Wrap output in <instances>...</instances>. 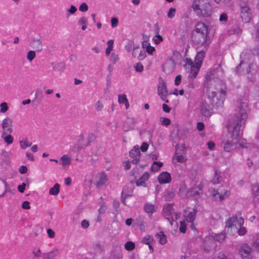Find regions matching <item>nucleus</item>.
Segmentation results:
<instances>
[{"instance_id": "f257e3e1", "label": "nucleus", "mask_w": 259, "mask_h": 259, "mask_svg": "<svg viewBox=\"0 0 259 259\" xmlns=\"http://www.w3.org/2000/svg\"><path fill=\"white\" fill-rule=\"evenodd\" d=\"M248 110V103L244 100H241L237 102L234 115L230 119L228 124V130H232L230 136L231 139H228L223 142V147L225 151H231L238 142L237 140L242 134L241 128L247 118Z\"/></svg>"}, {"instance_id": "f03ea898", "label": "nucleus", "mask_w": 259, "mask_h": 259, "mask_svg": "<svg viewBox=\"0 0 259 259\" xmlns=\"http://www.w3.org/2000/svg\"><path fill=\"white\" fill-rule=\"evenodd\" d=\"M240 62L236 67V73L238 74L244 73L245 69L248 80L254 82L256 80L257 66L252 63V56L247 53H242L240 55Z\"/></svg>"}, {"instance_id": "7ed1b4c3", "label": "nucleus", "mask_w": 259, "mask_h": 259, "mask_svg": "<svg viewBox=\"0 0 259 259\" xmlns=\"http://www.w3.org/2000/svg\"><path fill=\"white\" fill-rule=\"evenodd\" d=\"M222 75L223 72L221 68H217L210 70L206 75V83L207 88H210L212 86L221 95L226 96V85L220 79Z\"/></svg>"}, {"instance_id": "20e7f679", "label": "nucleus", "mask_w": 259, "mask_h": 259, "mask_svg": "<svg viewBox=\"0 0 259 259\" xmlns=\"http://www.w3.org/2000/svg\"><path fill=\"white\" fill-rule=\"evenodd\" d=\"M207 33V26L203 22L197 23L192 32V40L195 44L203 46L206 49L209 45Z\"/></svg>"}, {"instance_id": "39448f33", "label": "nucleus", "mask_w": 259, "mask_h": 259, "mask_svg": "<svg viewBox=\"0 0 259 259\" xmlns=\"http://www.w3.org/2000/svg\"><path fill=\"white\" fill-rule=\"evenodd\" d=\"M207 93V98L202 102L200 107L201 114L205 117H209L212 115L213 107L218 108L223 106L222 99L218 100L217 102H214V91L208 90Z\"/></svg>"}, {"instance_id": "423d86ee", "label": "nucleus", "mask_w": 259, "mask_h": 259, "mask_svg": "<svg viewBox=\"0 0 259 259\" xmlns=\"http://www.w3.org/2000/svg\"><path fill=\"white\" fill-rule=\"evenodd\" d=\"M240 16L245 23L250 21L251 18V9L249 7L247 0H240Z\"/></svg>"}, {"instance_id": "0eeeda50", "label": "nucleus", "mask_w": 259, "mask_h": 259, "mask_svg": "<svg viewBox=\"0 0 259 259\" xmlns=\"http://www.w3.org/2000/svg\"><path fill=\"white\" fill-rule=\"evenodd\" d=\"M211 194L214 200L216 201H222L226 197H229L230 192L226 189L221 190L220 189H212L211 190Z\"/></svg>"}, {"instance_id": "6e6552de", "label": "nucleus", "mask_w": 259, "mask_h": 259, "mask_svg": "<svg viewBox=\"0 0 259 259\" xmlns=\"http://www.w3.org/2000/svg\"><path fill=\"white\" fill-rule=\"evenodd\" d=\"M1 126L3 137L7 134H11L13 132V121L9 117H6L3 119Z\"/></svg>"}, {"instance_id": "1a4fd4ad", "label": "nucleus", "mask_w": 259, "mask_h": 259, "mask_svg": "<svg viewBox=\"0 0 259 259\" xmlns=\"http://www.w3.org/2000/svg\"><path fill=\"white\" fill-rule=\"evenodd\" d=\"M186 61V63L184 65V67H186V69L187 68V66L190 67V72L188 78L193 80L196 77L201 66H198V65L194 64L190 59L188 58H187Z\"/></svg>"}, {"instance_id": "9d476101", "label": "nucleus", "mask_w": 259, "mask_h": 259, "mask_svg": "<svg viewBox=\"0 0 259 259\" xmlns=\"http://www.w3.org/2000/svg\"><path fill=\"white\" fill-rule=\"evenodd\" d=\"M212 7L209 2L205 3L204 5L197 10L195 13L198 16L209 17L212 13Z\"/></svg>"}, {"instance_id": "9b49d317", "label": "nucleus", "mask_w": 259, "mask_h": 259, "mask_svg": "<svg viewBox=\"0 0 259 259\" xmlns=\"http://www.w3.org/2000/svg\"><path fill=\"white\" fill-rule=\"evenodd\" d=\"M174 213L173 206L171 204L168 203L164 205L163 208V214L169 221L171 225H172L174 219L171 217Z\"/></svg>"}, {"instance_id": "f8f14e48", "label": "nucleus", "mask_w": 259, "mask_h": 259, "mask_svg": "<svg viewBox=\"0 0 259 259\" xmlns=\"http://www.w3.org/2000/svg\"><path fill=\"white\" fill-rule=\"evenodd\" d=\"M157 94L159 97H163V95H168L166 83L161 77L158 78Z\"/></svg>"}, {"instance_id": "ddd939ff", "label": "nucleus", "mask_w": 259, "mask_h": 259, "mask_svg": "<svg viewBox=\"0 0 259 259\" xmlns=\"http://www.w3.org/2000/svg\"><path fill=\"white\" fill-rule=\"evenodd\" d=\"M129 155L131 158H133L131 162L133 164L137 163L139 161L140 157V152L139 146H135L133 149L130 152Z\"/></svg>"}, {"instance_id": "4468645a", "label": "nucleus", "mask_w": 259, "mask_h": 259, "mask_svg": "<svg viewBox=\"0 0 259 259\" xmlns=\"http://www.w3.org/2000/svg\"><path fill=\"white\" fill-rule=\"evenodd\" d=\"M175 60L173 58H169L163 65V71L166 73H170L174 70L175 65Z\"/></svg>"}, {"instance_id": "2eb2a0df", "label": "nucleus", "mask_w": 259, "mask_h": 259, "mask_svg": "<svg viewBox=\"0 0 259 259\" xmlns=\"http://www.w3.org/2000/svg\"><path fill=\"white\" fill-rule=\"evenodd\" d=\"M251 248L247 244H243L239 250V253L243 259H249Z\"/></svg>"}, {"instance_id": "dca6fc26", "label": "nucleus", "mask_w": 259, "mask_h": 259, "mask_svg": "<svg viewBox=\"0 0 259 259\" xmlns=\"http://www.w3.org/2000/svg\"><path fill=\"white\" fill-rule=\"evenodd\" d=\"M201 191L202 187L200 186V185L195 186L193 187L190 188L188 190L187 192V195L190 197L197 198L199 196Z\"/></svg>"}, {"instance_id": "f3484780", "label": "nucleus", "mask_w": 259, "mask_h": 259, "mask_svg": "<svg viewBox=\"0 0 259 259\" xmlns=\"http://www.w3.org/2000/svg\"><path fill=\"white\" fill-rule=\"evenodd\" d=\"M31 48L35 49L36 52H41L42 50V43L41 37L38 38H33L30 43Z\"/></svg>"}, {"instance_id": "a211bd4d", "label": "nucleus", "mask_w": 259, "mask_h": 259, "mask_svg": "<svg viewBox=\"0 0 259 259\" xmlns=\"http://www.w3.org/2000/svg\"><path fill=\"white\" fill-rule=\"evenodd\" d=\"M221 0H214V1L219 4ZM209 2L208 0H194V2L192 5V8L195 12L200 9L201 7H202L205 3H208Z\"/></svg>"}, {"instance_id": "6ab92c4d", "label": "nucleus", "mask_w": 259, "mask_h": 259, "mask_svg": "<svg viewBox=\"0 0 259 259\" xmlns=\"http://www.w3.org/2000/svg\"><path fill=\"white\" fill-rule=\"evenodd\" d=\"M226 238V234L223 233H221L218 234H214L211 237H206L205 238V243L204 244H206V243L209 241H213V239L216 240L219 242H223Z\"/></svg>"}, {"instance_id": "aec40b11", "label": "nucleus", "mask_w": 259, "mask_h": 259, "mask_svg": "<svg viewBox=\"0 0 259 259\" xmlns=\"http://www.w3.org/2000/svg\"><path fill=\"white\" fill-rule=\"evenodd\" d=\"M158 179L160 184H166L171 181V176L168 172L163 171L159 175Z\"/></svg>"}, {"instance_id": "412c9836", "label": "nucleus", "mask_w": 259, "mask_h": 259, "mask_svg": "<svg viewBox=\"0 0 259 259\" xmlns=\"http://www.w3.org/2000/svg\"><path fill=\"white\" fill-rule=\"evenodd\" d=\"M98 178L99 180L95 183V185L97 188H100L105 185L106 182L107 181V178L106 175L104 172H102L99 174Z\"/></svg>"}, {"instance_id": "4be33fe9", "label": "nucleus", "mask_w": 259, "mask_h": 259, "mask_svg": "<svg viewBox=\"0 0 259 259\" xmlns=\"http://www.w3.org/2000/svg\"><path fill=\"white\" fill-rule=\"evenodd\" d=\"M149 177V174L148 172H145L143 175L136 181V185L137 186H146V181H147Z\"/></svg>"}, {"instance_id": "5701e85b", "label": "nucleus", "mask_w": 259, "mask_h": 259, "mask_svg": "<svg viewBox=\"0 0 259 259\" xmlns=\"http://www.w3.org/2000/svg\"><path fill=\"white\" fill-rule=\"evenodd\" d=\"M205 51L204 50H201L199 52H198L196 56L195 57V61L196 63L195 64L198 65L199 66H201L202 61L203 60V59L205 57Z\"/></svg>"}, {"instance_id": "b1692460", "label": "nucleus", "mask_w": 259, "mask_h": 259, "mask_svg": "<svg viewBox=\"0 0 259 259\" xmlns=\"http://www.w3.org/2000/svg\"><path fill=\"white\" fill-rule=\"evenodd\" d=\"M222 180V177L221 171L215 169L214 173L211 180V182L213 184H218L220 183Z\"/></svg>"}, {"instance_id": "393cba45", "label": "nucleus", "mask_w": 259, "mask_h": 259, "mask_svg": "<svg viewBox=\"0 0 259 259\" xmlns=\"http://www.w3.org/2000/svg\"><path fill=\"white\" fill-rule=\"evenodd\" d=\"M59 254V251L57 249H53L48 253L44 254V259H56Z\"/></svg>"}, {"instance_id": "a878e982", "label": "nucleus", "mask_w": 259, "mask_h": 259, "mask_svg": "<svg viewBox=\"0 0 259 259\" xmlns=\"http://www.w3.org/2000/svg\"><path fill=\"white\" fill-rule=\"evenodd\" d=\"M122 253L120 249H116L112 251L109 259H122Z\"/></svg>"}, {"instance_id": "bb28decb", "label": "nucleus", "mask_w": 259, "mask_h": 259, "mask_svg": "<svg viewBox=\"0 0 259 259\" xmlns=\"http://www.w3.org/2000/svg\"><path fill=\"white\" fill-rule=\"evenodd\" d=\"M53 69L54 71L62 72L66 68L65 64L63 62H60L57 64L52 63Z\"/></svg>"}, {"instance_id": "cd10ccee", "label": "nucleus", "mask_w": 259, "mask_h": 259, "mask_svg": "<svg viewBox=\"0 0 259 259\" xmlns=\"http://www.w3.org/2000/svg\"><path fill=\"white\" fill-rule=\"evenodd\" d=\"M118 101L119 104H123L125 105L126 109L129 107V103L125 94H123L118 95Z\"/></svg>"}, {"instance_id": "c85d7f7f", "label": "nucleus", "mask_w": 259, "mask_h": 259, "mask_svg": "<svg viewBox=\"0 0 259 259\" xmlns=\"http://www.w3.org/2000/svg\"><path fill=\"white\" fill-rule=\"evenodd\" d=\"M156 237L157 239L159 240V243L161 244L164 245L167 242V237L162 232H159L156 235Z\"/></svg>"}, {"instance_id": "c756f323", "label": "nucleus", "mask_w": 259, "mask_h": 259, "mask_svg": "<svg viewBox=\"0 0 259 259\" xmlns=\"http://www.w3.org/2000/svg\"><path fill=\"white\" fill-rule=\"evenodd\" d=\"M60 192V185L56 183L53 187L49 190V193L51 195L56 196L59 194Z\"/></svg>"}, {"instance_id": "7c9ffc66", "label": "nucleus", "mask_w": 259, "mask_h": 259, "mask_svg": "<svg viewBox=\"0 0 259 259\" xmlns=\"http://www.w3.org/2000/svg\"><path fill=\"white\" fill-rule=\"evenodd\" d=\"M145 211L151 215L155 211V206L151 203H147L144 207Z\"/></svg>"}, {"instance_id": "2f4dec72", "label": "nucleus", "mask_w": 259, "mask_h": 259, "mask_svg": "<svg viewBox=\"0 0 259 259\" xmlns=\"http://www.w3.org/2000/svg\"><path fill=\"white\" fill-rule=\"evenodd\" d=\"M163 165V163L160 161H154L151 167V170L152 171H157Z\"/></svg>"}, {"instance_id": "473e14b6", "label": "nucleus", "mask_w": 259, "mask_h": 259, "mask_svg": "<svg viewBox=\"0 0 259 259\" xmlns=\"http://www.w3.org/2000/svg\"><path fill=\"white\" fill-rule=\"evenodd\" d=\"M175 193L172 191H167L163 195V198L165 201H170L175 196Z\"/></svg>"}, {"instance_id": "72a5a7b5", "label": "nucleus", "mask_w": 259, "mask_h": 259, "mask_svg": "<svg viewBox=\"0 0 259 259\" xmlns=\"http://www.w3.org/2000/svg\"><path fill=\"white\" fill-rule=\"evenodd\" d=\"M1 138H3L5 142L8 145L12 144L13 142L14 138L12 136L11 134H7L6 135L2 136L1 135Z\"/></svg>"}, {"instance_id": "f704fd0d", "label": "nucleus", "mask_w": 259, "mask_h": 259, "mask_svg": "<svg viewBox=\"0 0 259 259\" xmlns=\"http://www.w3.org/2000/svg\"><path fill=\"white\" fill-rule=\"evenodd\" d=\"M237 221V217H232L229 218L226 222V227H232Z\"/></svg>"}, {"instance_id": "c9c22d12", "label": "nucleus", "mask_w": 259, "mask_h": 259, "mask_svg": "<svg viewBox=\"0 0 259 259\" xmlns=\"http://www.w3.org/2000/svg\"><path fill=\"white\" fill-rule=\"evenodd\" d=\"M60 160L62 161V164L63 166L70 164V159L67 155H64L62 157H61Z\"/></svg>"}, {"instance_id": "e433bc0d", "label": "nucleus", "mask_w": 259, "mask_h": 259, "mask_svg": "<svg viewBox=\"0 0 259 259\" xmlns=\"http://www.w3.org/2000/svg\"><path fill=\"white\" fill-rule=\"evenodd\" d=\"M195 211L190 212L186 216V220L187 222L193 223L195 219Z\"/></svg>"}, {"instance_id": "4c0bfd02", "label": "nucleus", "mask_w": 259, "mask_h": 259, "mask_svg": "<svg viewBox=\"0 0 259 259\" xmlns=\"http://www.w3.org/2000/svg\"><path fill=\"white\" fill-rule=\"evenodd\" d=\"M88 22V19L85 17H81L78 20V23L82 24L81 29L84 30L87 28V24Z\"/></svg>"}, {"instance_id": "58836bf2", "label": "nucleus", "mask_w": 259, "mask_h": 259, "mask_svg": "<svg viewBox=\"0 0 259 259\" xmlns=\"http://www.w3.org/2000/svg\"><path fill=\"white\" fill-rule=\"evenodd\" d=\"M77 11V8L74 5H71L70 8L67 10V13L66 14V18H68L71 14H74Z\"/></svg>"}, {"instance_id": "ea45409f", "label": "nucleus", "mask_w": 259, "mask_h": 259, "mask_svg": "<svg viewBox=\"0 0 259 259\" xmlns=\"http://www.w3.org/2000/svg\"><path fill=\"white\" fill-rule=\"evenodd\" d=\"M9 109V107L6 102H3L0 104V113H5Z\"/></svg>"}, {"instance_id": "a19ab883", "label": "nucleus", "mask_w": 259, "mask_h": 259, "mask_svg": "<svg viewBox=\"0 0 259 259\" xmlns=\"http://www.w3.org/2000/svg\"><path fill=\"white\" fill-rule=\"evenodd\" d=\"M172 57L171 58H173L175 60V62L177 61L180 60L182 58V55L181 54L177 51H172Z\"/></svg>"}, {"instance_id": "79ce46f5", "label": "nucleus", "mask_w": 259, "mask_h": 259, "mask_svg": "<svg viewBox=\"0 0 259 259\" xmlns=\"http://www.w3.org/2000/svg\"><path fill=\"white\" fill-rule=\"evenodd\" d=\"M36 54L34 51H29L27 54V59L29 62H31L35 57Z\"/></svg>"}, {"instance_id": "37998d69", "label": "nucleus", "mask_w": 259, "mask_h": 259, "mask_svg": "<svg viewBox=\"0 0 259 259\" xmlns=\"http://www.w3.org/2000/svg\"><path fill=\"white\" fill-rule=\"evenodd\" d=\"M135 247V243L131 241L127 242L124 245L125 248L127 250H132L134 249Z\"/></svg>"}, {"instance_id": "c03bdc74", "label": "nucleus", "mask_w": 259, "mask_h": 259, "mask_svg": "<svg viewBox=\"0 0 259 259\" xmlns=\"http://www.w3.org/2000/svg\"><path fill=\"white\" fill-rule=\"evenodd\" d=\"M94 249L97 252L100 253L103 250L104 247L100 243H97L94 245Z\"/></svg>"}, {"instance_id": "a18cd8bd", "label": "nucleus", "mask_w": 259, "mask_h": 259, "mask_svg": "<svg viewBox=\"0 0 259 259\" xmlns=\"http://www.w3.org/2000/svg\"><path fill=\"white\" fill-rule=\"evenodd\" d=\"M135 224L140 227L142 228L143 227H144V219L142 218H140L139 219H137L135 221Z\"/></svg>"}, {"instance_id": "49530a36", "label": "nucleus", "mask_w": 259, "mask_h": 259, "mask_svg": "<svg viewBox=\"0 0 259 259\" xmlns=\"http://www.w3.org/2000/svg\"><path fill=\"white\" fill-rule=\"evenodd\" d=\"M32 145L31 143H29L26 141H21L20 142V145L22 149H25L28 147H30Z\"/></svg>"}, {"instance_id": "de8ad7c7", "label": "nucleus", "mask_w": 259, "mask_h": 259, "mask_svg": "<svg viewBox=\"0 0 259 259\" xmlns=\"http://www.w3.org/2000/svg\"><path fill=\"white\" fill-rule=\"evenodd\" d=\"M103 104L100 101H97L95 105V108L98 111H101L103 109Z\"/></svg>"}, {"instance_id": "09e8293b", "label": "nucleus", "mask_w": 259, "mask_h": 259, "mask_svg": "<svg viewBox=\"0 0 259 259\" xmlns=\"http://www.w3.org/2000/svg\"><path fill=\"white\" fill-rule=\"evenodd\" d=\"M252 193L254 196H259V184L252 187Z\"/></svg>"}, {"instance_id": "8fccbe9b", "label": "nucleus", "mask_w": 259, "mask_h": 259, "mask_svg": "<svg viewBox=\"0 0 259 259\" xmlns=\"http://www.w3.org/2000/svg\"><path fill=\"white\" fill-rule=\"evenodd\" d=\"M96 138V136L95 134L90 133L88 135L87 140H88V145H89L90 143L93 142Z\"/></svg>"}, {"instance_id": "3c124183", "label": "nucleus", "mask_w": 259, "mask_h": 259, "mask_svg": "<svg viewBox=\"0 0 259 259\" xmlns=\"http://www.w3.org/2000/svg\"><path fill=\"white\" fill-rule=\"evenodd\" d=\"M134 67L136 69V71L138 72H142L144 69L143 65L140 62L136 63Z\"/></svg>"}, {"instance_id": "603ef678", "label": "nucleus", "mask_w": 259, "mask_h": 259, "mask_svg": "<svg viewBox=\"0 0 259 259\" xmlns=\"http://www.w3.org/2000/svg\"><path fill=\"white\" fill-rule=\"evenodd\" d=\"M176 11V9L175 8H170L167 13V17L170 19L174 18L175 15Z\"/></svg>"}, {"instance_id": "864d4df0", "label": "nucleus", "mask_w": 259, "mask_h": 259, "mask_svg": "<svg viewBox=\"0 0 259 259\" xmlns=\"http://www.w3.org/2000/svg\"><path fill=\"white\" fill-rule=\"evenodd\" d=\"M11 155H12V154L10 152H7L5 150H2V151L1 155L6 160L9 159Z\"/></svg>"}, {"instance_id": "5fc2aeb1", "label": "nucleus", "mask_w": 259, "mask_h": 259, "mask_svg": "<svg viewBox=\"0 0 259 259\" xmlns=\"http://www.w3.org/2000/svg\"><path fill=\"white\" fill-rule=\"evenodd\" d=\"M88 6L85 3H82L79 7V10L83 12H87L88 10Z\"/></svg>"}, {"instance_id": "6e6d98bb", "label": "nucleus", "mask_w": 259, "mask_h": 259, "mask_svg": "<svg viewBox=\"0 0 259 259\" xmlns=\"http://www.w3.org/2000/svg\"><path fill=\"white\" fill-rule=\"evenodd\" d=\"M118 59L119 58L117 55L114 53H112L110 58V60L111 62H112L113 64H115L118 60Z\"/></svg>"}, {"instance_id": "4d7b16f0", "label": "nucleus", "mask_w": 259, "mask_h": 259, "mask_svg": "<svg viewBox=\"0 0 259 259\" xmlns=\"http://www.w3.org/2000/svg\"><path fill=\"white\" fill-rule=\"evenodd\" d=\"M219 20L223 23H226L228 20L227 14L226 13H222L220 16Z\"/></svg>"}, {"instance_id": "13d9d810", "label": "nucleus", "mask_w": 259, "mask_h": 259, "mask_svg": "<svg viewBox=\"0 0 259 259\" xmlns=\"http://www.w3.org/2000/svg\"><path fill=\"white\" fill-rule=\"evenodd\" d=\"M134 42L132 41H129L127 45L125 46V49L127 50V52H130L133 49V48L134 47L133 46Z\"/></svg>"}, {"instance_id": "bf43d9fd", "label": "nucleus", "mask_w": 259, "mask_h": 259, "mask_svg": "<svg viewBox=\"0 0 259 259\" xmlns=\"http://www.w3.org/2000/svg\"><path fill=\"white\" fill-rule=\"evenodd\" d=\"M33 254L35 257H38L40 256L41 250L39 248H34L32 251Z\"/></svg>"}, {"instance_id": "052dcab7", "label": "nucleus", "mask_w": 259, "mask_h": 259, "mask_svg": "<svg viewBox=\"0 0 259 259\" xmlns=\"http://www.w3.org/2000/svg\"><path fill=\"white\" fill-rule=\"evenodd\" d=\"M186 231V225L184 221L181 222V226L180 227V231L185 233Z\"/></svg>"}, {"instance_id": "680f3d73", "label": "nucleus", "mask_w": 259, "mask_h": 259, "mask_svg": "<svg viewBox=\"0 0 259 259\" xmlns=\"http://www.w3.org/2000/svg\"><path fill=\"white\" fill-rule=\"evenodd\" d=\"M146 52L145 51H141L138 56V59L139 60H143L146 58Z\"/></svg>"}, {"instance_id": "e2e57ef3", "label": "nucleus", "mask_w": 259, "mask_h": 259, "mask_svg": "<svg viewBox=\"0 0 259 259\" xmlns=\"http://www.w3.org/2000/svg\"><path fill=\"white\" fill-rule=\"evenodd\" d=\"M27 167L25 165H22L19 169V171L21 174H24L27 172Z\"/></svg>"}, {"instance_id": "0e129e2a", "label": "nucleus", "mask_w": 259, "mask_h": 259, "mask_svg": "<svg viewBox=\"0 0 259 259\" xmlns=\"http://www.w3.org/2000/svg\"><path fill=\"white\" fill-rule=\"evenodd\" d=\"M111 26L112 27H115L117 26L118 20L116 18H112L111 20Z\"/></svg>"}, {"instance_id": "69168bd1", "label": "nucleus", "mask_w": 259, "mask_h": 259, "mask_svg": "<svg viewBox=\"0 0 259 259\" xmlns=\"http://www.w3.org/2000/svg\"><path fill=\"white\" fill-rule=\"evenodd\" d=\"M148 147L149 145L147 143L143 142L142 144L140 149L142 152H146L147 150Z\"/></svg>"}, {"instance_id": "338daca9", "label": "nucleus", "mask_w": 259, "mask_h": 259, "mask_svg": "<svg viewBox=\"0 0 259 259\" xmlns=\"http://www.w3.org/2000/svg\"><path fill=\"white\" fill-rule=\"evenodd\" d=\"M170 120L169 118H163L162 120L161 121V124L163 125H169L170 124Z\"/></svg>"}, {"instance_id": "774afa93", "label": "nucleus", "mask_w": 259, "mask_h": 259, "mask_svg": "<svg viewBox=\"0 0 259 259\" xmlns=\"http://www.w3.org/2000/svg\"><path fill=\"white\" fill-rule=\"evenodd\" d=\"M252 54L254 55H259V44L256 45L253 48Z\"/></svg>"}]
</instances>
